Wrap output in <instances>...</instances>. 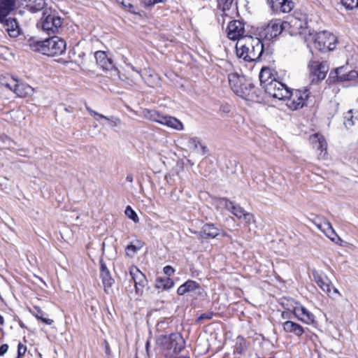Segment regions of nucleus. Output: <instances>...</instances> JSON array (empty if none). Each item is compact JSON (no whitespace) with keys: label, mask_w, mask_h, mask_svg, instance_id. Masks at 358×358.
<instances>
[{"label":"nucleus","mask_w":358,"mask_h":358,"mask_svg":"<svg viewBox=\"0 0 358 358\" xmlns=\"http://www.w3.org/2000/svg\"><path fill=\"white\" fill-rule=\"evenodd\" d=\"M166 0H145L144 3L145 6L152 7L158 3H164Z\"/></svg>","instance_id":"44"},{"label":"nucleus","mask_w":358,"mask_h":358,"mask_svg":"<svg viewBox=\"0 0 358 358\" xmlns=\"http://www.w3.org/2000/svg\"><path fill=\"white\" fill-rule=\"evenodd\" d=\"M101 118L106 120L108 122L109 125L113 127H117L121 122V120L120 118H118L117 117H114V116H110V117L105 116V117H101Z\"/></svg>","instance_id":"41"},{"label":"nucleus","mask_w":358,"mask_h":358,"mask_svg":"<svg viewBox=\"0 0 358 358\" xmlns=\"http://www.w3.org/2000/svg\"><path fill=\"white\" fill-rule=\"evenodd\" d=\"M163 271L166 275L171 276L174 273L175 271L172 266H166L164 267Z\"/></svg>","instance_id":"46"},{"label":"nucleus","mask_w":358,"mask_h":358,"mask_svg":"<svg viewBox=\"0 0 358 358\" xmlns=\"http://www.w3.org/2000/svg\"><path fill=\"white\" fill-rule=\"evenodd\" d=\"M287 311H283L282 313V317L283 319H289L291 318V314H293L291 310H288L287 309H286Z\"/></svg>","instance_id":"49"},{"label":"nucleus","mask_w":358,"mask_h":358,"mask_svg":"<svg viewBox=\"0 0 358 358\" xmlns=\"http://www.w3.org/2000/svg\"><path fill=\"white\" fill-rule=\"evenodd\" d=\"M108 350H109V346H108V344L106 343V352H108Z\"/></svg>","instance_id":"57"},{"label":"nucleus","mask_w":358,"mask_h":358,"mask_svg":"<svg viewBox=\"0 0 358 358\" xmlns=\"http://www.w3.org/2000/svg\"><path fill=\"white\" fill-rule=\"evenodd\" d=\"M143 242L141 240H136L134 242H131L125 248V252L127 256L133 257L137 251L141 250L143 246Z\"/></svg>","instance_id":"30"},{"label":"nucleus","mask_w":358,"mask_h":358,"mask_svg":"<svg viewBox=\"0 0 358 358\" xmlns=\"http://www.w3.org/2000/svg\"><path fill=\"white\" fill-rule=\"evenodd\" d=\"M137 358V357H136Z\"/></svg>","instance_id":"62"},{"label":"nucleus","mask_w":358,"mask_h":358,"mask_svg":"<svg viewBox=\"0 0 358 358\" xmlns=\"http://www.w3.org/2000/svg\"><path fill=\"white\" fill-rule=\"evenodd\" d=\"M100 277L104 285L105 290L110 287L114 282V280L110 275V273L103 260L100 261Z\"/></svg>","instance_id":"24"},{"label":"nucleus","mask_w":358,"mask_h":358,"mask_svg":"<svg viewBox=\"0 0 358 358\" xmlns=\"http://www.w3.org/2000/svg\"><path fill=\"white\" fill-rule=\"evenodd\" d=\"M174 358H189V357H185V356H181V357H175Z\"/></svg>","instance_id":"58"},{"label":"nucleus","mask_w":358,"mask_h":358,"mask_svg":"<svg viewBox=\"0 0 358 358\" xmlns=\"http://www.w3.org/2000/svg\"><path fill=\"white\" fill-rule=\"evenodd\" d=\"M173 281L169 278H166L164 279L159 278L157 281V287L158 288L162 287L164 289H169L173 287Z\"/></svg>","instance_id":"37"},{"label":"nucleus","mask_w":358,"mask_h":358,"mask_svg":"<svg viewBox=\"0 0 358 358\" xmlns=\"http://www.w3.org/2000/svg\"><path fill=\"white\" fill-rule=\"evenodd\" d=\"M236 55L245 62H256L264 52V45L260 38L245 36L236 43Z\"/></svg>","instance_id":"2"},{"label":"nucleus","mask_w":358,"mask_h":358,"mask_svg":"<svg viewBox=\"0 0 358 358\" xmlns=\"http://www.w3.org/2000/svg\"><path fill=\"white\" fill-rule=\"evenodd\" d=\"M164 348L169 351V353L178 355L185 347V341L180 334H171L169 336H164Z\"/></svg>","instance_id":"8"},{"label":"nucleus","mask_w":358,"mask_h":358,"mask_svg":"<svg viewBox=\"0 0 358 358\" xmlns=\"http://www.w3.org/2000/svg\"><path fill=\"white\" fill-rule=\"evenodd\" d=\"M305 41H313L317 50L326 52L336 48V37L331 32L323 31L315 34L309 33L308 36L305 37Z\"/></svg>","instance_id":"4"},{"label":"nucleus","mask_w":358,"mask_h":358,"mask_svg":"<svg viewBox=\"0 0 358 358\" xmlns=\"http://www.w3.org/2000/svg\"><path fill=\"white\" fill-rule=\"evenodd\" d=\"M343 73H348V72L345 71V68H344V71H343Z\"/></svg>","instance_id":"59"},{"label":"nucleus","mask_w":358,"mask_h":358,"mask_svg":"<svg viewBox=\"0 0 358 358\" xmlns=\"http://www.w3.org/2000/svg\"><path fill=\"white\" fill-rule=\"evenodd\" d=\"M229 83V85L234 93H241L239 87L242 83L245 81V78L243 77H241L236 73H229L228 76Z\"/></svg>","instance_id":"27"},{"label":"nucleus","mask_w":358,"mask_h":358,"mask_svg":"<svg viewBox=\"0 0 358 358\" xmlns=\"http://www.w3.org/2000/svg\"><path fill=\"white\" fill-rule=\"evenodd\" d=\"M320 218L317 217L315 220H313V223L315 224V226L322 231H324V220L325 219H323V221L319 222Z\"/></svg>","instance_id":"43"},{"label":"nucleus","mask_w":358,"mask_h":358,"mask_svg":"<svg viewBox=\"0 0 358 358\" xmlns=\"http://www.w3.org/2000/svg\"><path fill=\"white\" fill-rule=\"evenodd\" d=\"M288 310H291L293 315L299 320L306 324H312L315 321L314 315L307 310L304 306L296 303V306L293 308H285Z\"/></svg>","instance_id":"13"},{"label":"nucleus","mask_w":358,"mask_h":358,"mask_svg":"<svg viewBox=\"0 0 358 358\" xmlns=\"http://www.w3.org/2000/svg\"><path fill=\"white\" fill-rule=\"evenodd\" d=\"M157 117H153V120L162 124H165L169 127L177 130H182V123L176 117L171 116H161L159 114H156Z\"/></svg>","instance_id":"21"},{"label":"nucleus","mask_w":358,"mask_h":358,"mask_svg":"<svg viewBox=\"0 0 358 358\" xmlns=\"http://www.w3.org/2000/svg\"><path fill=\"white\" fill-rule=\"evenodd\" d=\"M285 31H288L291 36L304 35L310 33V31L306 27L307 22L297 17H292L288 21H282Z\"/></svg>","instance_id":"7"},{"label":"nucleus","mask_w":358,"mask_h":358,"mask_svg":"<svg viewBox=\"0 0 358 358\" xmlns=\"http://www.w3.org/2000/svg\"><path fill=\"white\" fill-rule=\"evenodd\" d=\"M271 10L273 12L289 13L294 6L292 0H267Z\"/></svg>","instance_id":"17"},{"label":"nucleus","mask_w":358,"mask_h":358,"mask_svg":"<svg viewBox=\"0 0 358 358\" xmlns=\"http://www.w3.org/2000/svg\"><path fill=\"white\" fill-rule=\"evenodd\" d=\"M17 0H0V16L8 15L14 9Z\"/></svg>","instance_id":"29"},{"label":"nucleus","mask_w":358,"mask_h":358,"mask_svg":"<svg viewBox=\"0 0 358 358\" xmlns=\"http://www.w3.org/2000/svg\"><path fill=\"white\" fill-rule=\"evenodd\" d=\"M283 329L285 332L293 334L297 337H301L304 333V328L293 321H286L282 324Z\"/></svg>","instance_id":"23"},{"label":"nucleus","mask_w":358,"mask_h":358,"mask_svg":"<svg viewBox=\"0 0 358 358\" xmlns=\"http://www.w3.org/2000/svg\"><path fill=\"white\" fill-rule=\"evenodd\" d=\"M119 2L121 3L124 7L127 6V2H125L124 0H120Z\"/></svg>","instance_id":"53"},{"label":"nucleus","mask_w":358,"mask_h":358,"mask_svg":"<svg viewBox=\"0 0 358 358\" xmlns=\"http://www.w3.org/2000/svg\"><path fill=\"white\" fill-rule=\"evenodd\" d=\"M290 96L287 98L289 100L287 105L292 110H296L306 105V101L310 93L308 88H305L303 90H290Z\"/></svg>","instance_id":"6"},{"label":"nucleus","mask_w":358,"mask_h":358,"mask_svg":"<svg viewBox=\"0 0 358 358\" xmlns=\"http://www.w3.org/2000/svg\"><path fill=\"white\" fill-rule=\"evenodd\" d=\"M220 231L213 224H206L202 227L200 235L204 238H214L220 234Z\"/></svg>","instance_id":"26"},{"label":"nucleus","mask_w":358,"mask_h":358,"mask_svg":"<svg viewBox=\"0 0 358 358\" xmlns=\"http://www.w3.org/2000/svg\"><path fill=\"white\" fill-rule=\"evenodd\" d=\"M308 68L312 83H319L324 80L329 71V66L326 62H320L318 61H310L308 64Z\"/></svg>","instance_id":"9"},{"label":"nucleus","mask_w":358,"mask_h":358,"mask_svg":"<svg viewBox=\"0 0 358 358\" xmlns=\"http://www.w3.org/2000/svg\"><path fill=\"white\" fill-rule=\"evenodd\" d=\"M313 276L314 281L317 285V286L323 292L327 294L329 296H332L331 294V287H332V283L328 277L322 273H318L316 271H313Z\"/></svg>","instance_id":"18"},{"label":"nucleus","mask_w":358,"mask_h":358,"mask_svg":"<svg viewBox=\"0 0 358 358\" xmlns=\"http://www.w3.org/2000/svg\"><path fill=\"white\" fill-rule=\"evenodd\" d=\"M344 71V66L338 67L334 71H331L327 82L329 84L336 82H341V75Z\"/></svg>","instance_id":"32"},{"label":"nucleus","mask_w":358,"mask_h":358,"mask_svg":"<svg viewBox=\"0 0 358 358\" xmlns=\"http://www.w3.org/2000/svg\"><path fill=\"white\" fill-rule=\"evenodd\" d=\"M188 147L200 156L205 155L208 150L207 147L203 145L201 140L197 137L189 138L188 140Z\"/></svg>","instance_id":"22"},{"label":"nucleus","mask_w":358,"mask_h":358,"mask_svg":"<svg viewBox=\"0 0 358 358\" xmlns=\"http://www.w3.org/2000/svg\"><path fill=\"white\" fill-rule=\"evenodd\" d=\"M310 141L313 148L319 151L318 158L320 159H325L327 155V143L324 138L318 134H315L310 137Z\"/></svg>","instance_id":"16"},{"label":"nucleus","mask_w":358,"mask_h":358,"mask_svg":"<svg viewBox=\"0 0 358 358\" xmlns=\"http://www.w3.org/2000/svg\"><path fill=\"white\" fill-rule=\"evenodd\" d=\"M86 109L92 115L98 116L100 118L105 117V115L94 111V110H92L91 108L88 107L87 106H86Z\"/></svg>","instance_id":"47"},{"label":"nucleus","mask_w":358,"mask_h":358,"mask_svg":"<svg viewBox=\"0 0 358 358\" xmlns=\"http://www.w3.org/2000/svg\"><path fill=\"white\" fill-rule=\"evenodd\" d=\"M213 312H210V311H208V312H206L204 313H202L197 319V322H199L202 320H210L213 318Z\"/></svg>","instance_id":"42"},{"label":"nucleus","mask_w":358,"mask_h":358,"mask_svg":"<svg viewBox=\"0 0 358 358\" xmlns=\"http://www.w3.org/2000/svg\"><path fill=\"white\" fill-rule=\"evenodd\" d=\"M31 313L38 320H41L43 323L48 325H51L54 322L51 319L43 317L44 313L37 306L34 307V310L31 311Z\"/></svg>","instance_id":"36"},{"label":"nucleus","mask_w":358,"mask_h":358,"mask_svg":"<svg viewBox=\"0 0 358 358\" xmlns=\"http://www.w3.org/2000/svg\"><path fill=\"white\" fill-rule=\"evenodd\" d=\"M27 351V347L22 343H19L17 346V357L23 356Z\"/></svg>","instance_id":"45"},{"label":"nucleus","mask_w":358,"mask_h":358,"mask_svg":"<svg viewBox=\"0 0 358 358\" xmlns=\"http://www.w3.org/2000/svg\"><path fill=\"white\" fill-rule=\"evenodd\" d=\"M259 77L261 86L271 96L286 100L290 96V89L278 80V74L274 69L263 67Z\"/></svg>","instance_id":"1"},{"label":"nucleus","mask_w":358,"mask_h":358,"mask_svg":"<svg viewBox=\"0 0 358 358\" xmlns=\"http://www.w3.org/2000/svg\"><path fill=\"white\" fill-rule=\"evenodd\" d=\"M124 213L126 216L131 219L134 222L138 223L139 222L138 216L130 206H127L126 207Z\"/></svg>","instance_id":"39"},{"label":"nucleus","mask_w":358,"mask_h":358,"mask_svg":"<svg viewBox=\"0 0 358 358\" xmlns=\"http://www.w3.org/2000/svg\"><path fill=\"white\" fill-rule=\"evenodd\" d=\"M282 306L284 307L285 309H286L285 308H290V307H288V304H286V306H285V304L284 302L282 303ZM292 308H293V307L291 308V309H292Z\"/></svg>","instance_id":"56"},{"label":"nucleus","mask_w":358,"mask_h":358,"mask_svg":"<svg viewBox=\"0 0 358 358\" xmlns=\"http://www.w3.org/2000/svg\"><path fill=\"white\" fill-rule=\"evenodd\" d=\"M331 294L332 295V296H331V298L334 299V294H338V296H341V293L338 292V289H336V287H331Z\"/></svg>","instance_id":"50"},{"label":"nucleus","mask_w":358,"mask_h":358,"mask_svg":"<svg viewBox=\"0 0 358 358\" xmlns=\"http://www.w3.org/2000/svg\"><path fill=\"white\" fill-rule=\"evenodd\" d=\"M5 85L20 97H25L32 94L34 92V89L31 86L26 83H20L13 78H12L10 83H6Z\"/></svg>","instance_id":"12"},{"label":"nucleus","mask_w":358,"mask_h":358,"mask_svg":"<svg viewBox=\"0 0 358 358\" xmlns=\"http://www.w3.org/2000/svg\"><path fill=\"white\" fill-rule=\"evenodd\" d=\"M28 45L34 52L51 57L63 54L66 48V41L58 36L43 41L30 38L28 40Z\"/></svg>","instance_id":"3"},{"label":"nucleus","mask_w":358,"mask_h":358,"mask_svg":"<svg viewBox=\"0 0 358 358\" xmlns=\"http://www.w3.org/2000/svg\"><path fill=\"white\" fill-rule=\"evenodd\" d=\"M127 8H129V11L133 13H135V10H134V6L132 4H131L130 3H127Z\"/></svg>","instance_id":"51"},{"label":"nucleus","mask_w":358,"mask_h":358,"mask_svg":"<svg viewBox=\"0 0 358 358\" xmlns=\"http://www.w3.org/2000/svg\"><path fill=\"white\" fill-rule=\"evenodd\" d=\"M323 232L332 241H336V239H340L333 229L331 223L327 220H324V231Z\"/></svg>","instance_id":"34"},{"label":"nucleus","mask_w":358,"mask_h":358,"mask_svg":"<svg viewBox=\"0 0 358 358\" xmlns=\"http://www.w3.org/2000/svg\"><path fill=\"white\" fill-rule=\"evenodd\" d=\"M8 350V345L7 344H3L0 346V356L4 355Z\"/></svg>","instance_id":"48"},{"label":"nucleus","mask_w":358,"mask_h":358,"mask_svg":"<svg viewBox=\"0 0 358 358\" xmlns=\"http://www.w3.org/2000/svg\"><path fill=\"white\" fill-rule=\"evenodd\" d=\"M341 2L347 10H353L358 8V0H341Z\"/></svg>","instance_id":"40"},{"label":"nucleus","mask_w":358,"mask_h":358,"mask_svg":"<svg viewBox=\"0 0 358 358\" xmlns=\"http://www.w3.org/2000/svg\"><path fill=\"white\" fill-rule=\"evenodd\" d=\"M129 273L134 282L136 294H141L143 292V287L147 284L145 275L135 266L130 267Z\"/></svg>","instance_id":"14"},{"label":"nucleus","mask_w":358,"mask_h":358,"mask_svg":"<svg viewBox=\"0 0 358 358\" xmlns=\"http://www.w3.org/2000/svg\"><path fill=\"white\" fill-rule=\"evenodd\" d=\"M7 15L0 16V22L3 24L5 30L10 37H17L20 34V29L17 20L13 17H6Z\"/></svg>","instance_id":"15"},{"label":"nucleus","mask_w":358,"mask_h":358,"mask_svg":"<svg viewBox=\"0 0 358 358\" xmlns=\"http://www.w3.org/2000/svg\"><path fill=\"white\" fill-rule=\"evenodd\" d=\"M245 26L244 24L239 20H231L228 23L226 29L227 37L232 41H239L245 37Z\"/></svg>","instance_id":"11"},{"label":"nucleus","mask_w":358,"mask_h":358,"mask_svg":"<svg viewBox=\"0 0 358 358\" xmlns=\"http://www.w3.org/2000/svg\"><path fill=\"white\" fill-rule=\"evenodd\" d=\"M358 79V72L357 71H350L348 73H343L341 75V82L352 81Z\"/></svg>","instance_id":"38"},{"label":"nucleus","mask_w":358,"mask_h":358,"mask_svg":"<svg viewBox=\"0 0 358 358\" xmlns=\"http://www.w3.org/2000/svg\"><path fill=\"white\" fill-rule=\"evenodd\" d=\"M219 6L222 8L224 14L228 16L229 13H226L227 11L237 9V0H220Z\"/></svg>","instance_id":"31"},{"label":"nucleus","mask_w":358,"mask_h":358,"mask_svg":"<svg viewBox=\"0 0 358 358\" xmlns=\"http://www.w3.org/2000/svg\"><path fill=\"white\" fill-rule=\"evenodd\" d=\"M283 22L280 20H271L265 27H263L260 32L261 36L264 37L266 40H271L285 31L283 27Z\"/></svg>","instance_id":"10"},{"label":"nucleus","mask_w":358,"mask_h":358,"mask_svg":"<svg viewBox=\"0 0 358 358\" xmlns=\"http://www.w3.org/2000/svg\"><path fill=\"white\" fill-rule=\"evenodd\" d=\"M200 285L198 282L194 280H189L186 281L184 284L181 285L177 289V294L178 295H183L187 292H190L192 291L199 289Z\"/></svg>","instance_id":"28"},{"label":"nucleus","mask_w":358,"mask_h":358,"mask_svg":"<svg viewBox=\"0 0 358 358\" xmlns=\"http://www.w3.org/2000/svg\"><path fill=\"white\" fill-rule=\"evenodd\" d=\"M40 24L42 29L50 35L58 33L62 22L59 16L45 10L43 13Z\"/></svg>","instance_id":"5"},{"label":"nucleus","mask_w":358,"mask_h":358,"mask_svg":"<svg viewBox=\"0 0 358 358\" xmlns=\"http://www.w3.org/2000/svg\"><path fill=\"white\" fill-rule=\"evenodd\" d=\"M64 110L66 111V112H72V108L69 107V108H64Z\"/></svg>","instance_id":"55"},{"label":"nucleus","mask_w":358,"mask_h":358,"mask_svg":"<svg viewBox=\"0 0 358 358\" xmlns=\"http://www.w3.org/2000/svg\"><path fill=\"white\" fill-rule=\"evenodd\" d=\"M225 207L231 212L236 217L241 219L243 217L248 222H250L252 217L250 213H246L245 210L239 206L234 205L227 199H223Z\"/></svg>","instance_id":"19"},{"label":"nucleus","mask_w":358,"mask_h":358,"mask_svg":"<svg viewBox=\"0 0 358 358\" xmlns=\"http://www.w3.org/2000/svg\"><path fill=\"white\" fill-rule=\"evenodd\" d=\"M94 56L97 64L103 70L112 71L115 69L113 59L108 57L105 52L97 51L95 52Z\"/></svg>","instance_id":"20"},{"label":"nucleus","mask_w":358,"mask_h":358,"mask_svg":"<svg viewBox=\"0 0 358 358\" xmlns=\"http://www.w3.org/2000/svg\"><path fill=\"white\" fill-rule=\"evenodd\" d=\"M148 345H149V343H148V342H147V343H146V348H148Z\"/></svg>","instance_id":"60"},{"label":"nucleus","mask_w":358,"mask_h":358,"mask_svg":"<svg viewBox=\"0 0 358 358\" xmlns=\"http://www.w3.org/2000/svg\"><path fill=\"white\" fill-rule=\"evenodd\" d=\"M4 323V319L2 315H0V324H3Z\"/></svg>","instance_id":"54"},{"label":"nucleus","mask_w":358,"mask_h":358,"mask_svg":"<svg viewBox=\"0 0 358 358\" xmlns=\"http://www.w3.org/2000/svg\"><path fill=\"white\" fill-rule=\"evenodd\" d=\"M356 121H358V118L357 117H354L352 114V110H348L345 114L343 124L347 129H350L354 126L356 123Z\"/></svg>","instance_id":"35"},{"label":"nucleus","mask_w":358,"mask_h":358,"mask_svg":"<svg viewBox=\"0 0 358 358\" xmlns=\"http://www.w3.org/2000/svg\"><path fill=\"white\" fill-rule=\"evenodd\" d=\"M239 89L241 93H235L238 96L245 99H252L255 94V86L252 83L246 82L245 80L242 83Z\"/></svg>","instance_id":"25"},{"label":"nucleus","mask_w":358,"mask_h":358,"mask_svg":"<svg viewBox=\"0 0 358 358\" xmlns=\"http://www.w3.org/2000/svg\"><path fill=\"white\" fill-rule=\"evenodd\" d=\"M117 1H120V0H117Z\"/></svg>","instance_id":"61"},{"label":"nucleus","mask_w":358,"mask_h":358,"mask_svg":"<svg viewBox=\"0 0 358 358\" xmlns=\"http://www.w3.org/2000/svg\"><path fill=\"white\" fill-rule=\"evenodd\" d=\"M248 348V343L246 340L241 336H238L236 338V343L234 345L235 352L242 355Z\"/></svg>","instance_id":"33"},{"label":"nucleus","mask_w":358,"mask_h":358,"mask_svg":"<svg viewBox=\"0 0 358 358\" xmlns=\"http://www.w3.org/2000/svg\"><path fill=\"white\" fill-rule=\"evenodd\" d=\"M126 180L129 182H132L134 180L133 176L131 174H128L126 177Z\"/></svg>","instance_id":"52"}]
</instances>
